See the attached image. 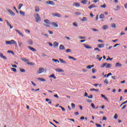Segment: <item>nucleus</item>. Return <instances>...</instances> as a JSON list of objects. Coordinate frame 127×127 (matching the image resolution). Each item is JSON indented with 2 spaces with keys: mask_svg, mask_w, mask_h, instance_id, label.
Wrapping results in <instances>:
<instances>
[{
  "mask_svg": "<svg viewBox=\"0 0 127 127\" xmlns=\"http://www.w3.org/2000/svg\"><path fill=\"white\" fill-rule=\"evenodd\" d=\"M52 61H53L54 62H58V63H60V61H59L58 60H56L55 59H52Z\"/></svg>",
  "mask_w": 127,
  "mask_h": 127,
  "instance_id": "obj_41",
  "label": "nucleus"
},
{
  "mask_svg": "<svg viewBox=\"0 0 127 127\" xmlns=\"http://www.w3.org/2000/svg\"><path fill=\"white\" fill-rule=\"evenodd\" d=\"M104 83L106 84H109V81L107 79H105L104 81Z\"/></svg>",
  "mask_w": 127,
  "mask_h": 127,
  "instance_id": "obj_33",
  "label": "nucleus"
},
{
  "mask_svg": "<svg viewBox=\"0 0 127 127\" xmlns=\"http://www.w3.org/2000/svg\"><path fill=\"white\" fill-rule=\"evenodd\" d=\"M82 21H87V18L86 17H83L82 19H81Z\"/></svg>",
  "mask_w": 127,
  "mask_h": 127,
  "instance_id": "obj_39",
  "label": "nucleus"
},
{
  "mask_svg": "<svg viewBox=\"0 0 127 127\" xmlns=\"http://www.w3.org/2000/svg\"><path fill=\"white\" fill-rule=\"evenodd\" d=\"M112 27L113 28H116V25L115 23H113L112 25Z\"/></svg>",
  "mask_w": 127,
  "mask_h": 127,
  "instance_id": "obj_44",
  "label": "nucleus"
},
{
  "mask_svg": "<svg viewBox=\"0 0 127 127\" xmlns=\"http://www.w3.org/2000/svg\"><path fill=\"white\" fill-rule=\"evenodd\" d=\"M22 61H23L24 62H29V60H27V59L22 58Z\"/></svg>",
  "mask_w": 127,
  "mask_h": 127,
  "instance_id": "obj_31",
  "label": "nucleus"
},
{
  "mask_svg": "<svg viewBox=\"0 0 127 127\" xmlns=\"http://www.w3.org/2000/svg\"><path fill=\"white\" fill-rule=\"evenodd\" d=\"M79 38L80 39H85V37H82V36H79Z\"/></svg>",
  "mask_w": 127,
  "mask_h": 127,
  "instance_id": "obj_61",
  "label": "nucleus"
},
{
  "mask_svg": "<svg viewBox=\"0 0 127 127\" xmlns=\"http://www.w3.org/2000/svg\"><path fill=\"white\" fill-rule=\"evenodd\" d=\"M95 125H96L97 127H102V126L101 124H98L97 123H95Z\"/></svg>",
  "mask_w": 127,
  "mask_h": 127,
  "instance_id": "obj_49",
  "label": "nucleus"
},
{
  "mask_svg": "<svg viewBox=\"0 0 127 127\" xmlns=\"http://www.w3.org/2000/svg\"><path fill=\"white\" fill-rule=\"evenodd\" d=\"M59 45V43L57 42H54V47H58Z\"/></svg>",
  "mask_w": 127,
  "mask_h": 127,
  "instance_id": "obj_23",
  "label": "nucleus"
},
{
  "mask_svg": "<svg viewBox=\"0 0 127 127\" xmlns=\"http://www.w3.org/2000/svg\"><path fill=\"white\" fill-rule=\"evenodd\" d=\"M73 6H75L76 7H79L80 6V4L78 2H74Z\"/></svg>",
  "mask_w": 127,
  "mask_h": 127,
  "instance_id": "obj_18",
  "label": "nucleus"
},
{
  "mask_svg": "<svg viewBox=\"0 0 127 127\" xmlns=\"http://www.w3.org/2000/svg\"><path fill=\"white\" fill-rule=\"evenodd\" d=\"M44 22H45L47 24H51V22L50 21L47 19L44 20Z\"/></svg>",
  "mask_w": 127,
  "mask_h": 127,
  "instance_id": "obj_10",
  "label": "nucleus"
},
{
  "mask_svg": "<svg viewBox=\"0 0 127 127\" xmlns=\"http://www.w3.org/2000/svg\"><path fill=\"white\" fill-rule=\"evenodd\" d=\"M49 123L53 125L54 127H58L57 126L55 125V124H53L51 122H49Z\"/></svg>",
  "mask_w": 127,
  "mask_h": 127,
  "instance_id": "obj_58",
  "label": "nucleus"
},
{
  "mask_svg": "<svg viewBox=\"0 0 127 127\" xmlns=\"http://www.w3.org/2000/svg\"><path fill=\"white\" fill-rule=\"evenodd\" d=\"M122 64H120V63H116V64H115V67H122Z\"/></svg>",
  "mask_w": 127,
  "mask_h": 127,
  "instance_id": "obj_9",
  "label": "nucleus"
},
{
  "mask_svg": "<svg viewBox=\"0 0 127 127\" xmlns=\"http://www.w3.org/2000/svg\"><path fill=\"white\" fill-rule=\"evenodd\" d=\"M22 6H23V4L22 3H20L19 5H18V9L20 10Z\"/></svg>",
  "mask_w": 127,
  "mask_h": 127,
  "instance_id": "obj_37",
  "label": "nucleus"
},
{
  "mask_svg": "<svg viewBox=\"0 0 127 127\" xmlns=\"http://www.w3.org/2000/svg\"><path fill=\"white\" fill-rule=\"evenodd\" d=\"M38 80H40L41 81H42V82H45L46 81V79L43 78H41V77H39L38 78Z\"/></svg>",
  "mask_w": 127,
  "mask_h": 127,
  "instance_id": "obj_21",
  "label": "nucleus"
},
{
  "mask_svg": "<svg viewBox=\"0 0 127 127\" xmlns=\"http://www.w3.org/2000/svg\"><path fill=\"white\" fill-rule=\"evenodd\" d=\"M91 30L94 32H98V30H97L95 28H92Z\"/></svg>",
  "mask_w": 127,
  "mask_h": 127,
  "instance_id": "obj_51",
  "label": "nucleus"
},
{
  "mask_svg": "<svg viewBox=\"0 0 127 127\" xmlns=\"http://www.w3.org/2000/svg\"><path fill=\"white\" fill-rule=\"evenodd\" d=\"M71 108H73V109H75V104L71 103Z\"/></svg>",
  "mask_w": 127,
  "mask_h": 127,
  "instance_id": "obj_48",
  "label": "nucleus"
},
{
  "mask_svg": "<svg viewBox=\"0 0 127 127\" xmlns=\"http://www.w3.org/2000/svg\"><path fill=\"white\" fill-rule=\"evenodd\" d=\"M31 83H32V84L34 86V87H36L37 86V84H35L33 81H31Z\"/></svg>",
  "mask_w": 127,
  "mask_h": 127,
  "instance_id": "obj_45",
  "label": "nucleus"
},
{
  "mask_svg": "<svg viewBox=\"0 0 127 127\" xmlns=\"http://www.w3.org/2000/svg\"><path fill=\"white\" fill-rule=\"evenodd\" d=\"M5 43L6 44V45H12V43H11L10 41H5Z\"/></svg>",
  "mask_w": 127,
  "mask_h": 127,
  "instance_id": "obj_29",
  "label": "nucleus"
},
{
  "mask_svg": "<svg viewBox=\"0 0 127 127\" xmlns=\"http://www.w3.org/2000/svg\"><path fill=\"white\" fill-rule=\"evenodd\" d=\"M127 103V100H126L125 102H123L122 104H121L120 106V107L121 108L122 106L124 105L125 104Z\"/></svg>",
  "mask_w": 127,
  "mask_h": 127,
  "instance_id": "obj_35",
  "label": "nucleus"
},
{
  "mask_svg": "<svg viewBox=\"0 0 127 127\" xmlns=\"http://www.w3.org/2000/svg\"><path fill=\"white\" fill-rule=\"evenodd\" d=\"M83 45H84V47L86 48V49H92V47H90L88 45H86L85 44H83Z\"/></svg>",
  "mask_w": 127,
  "mask_h": 127,
  "instance_id": "obj_11",
  "label": "nucleus"
},
{
  "mask_svg": "<svg viewBox=\"0 0 127 127\" xmlns=\"http://www.w3.org/2000/svg\"><path fill=\"white\" fill-rule=\"evenodd\" d=\"M105 18L104 14L103 13L100 14L99 16L100 19H104Z\"/></svg>",
  "mask_w": 127,
  "mask_h": 127,
  "instance_id": "obj_25",
  "label": "nucleus"
},
{
  "mask_svg": "<svg viewBox=\"0 0 127 127\" xmlns=\"http://www.w3.org/2000/svg\"><path fill=\"white\" fill-rule=\"evenodd\" d=\"M112 75L111 72H109L107 74V77H109V76H111Z\"/></svg>",
  "mask_w": 127,
  "mask_h": 127,
  "instance_id": "obj_53",
  "label": "nucleus"
},
{
  "mask_svg": "<svg viewBox=\"0 0 127 127\" xmlns=\"http://www.w3.org/2000/svg\"><path fill=\"white\" fill-rule=\"evenodd\" d=\"M54 16L58 17H61V14L60 13H54Z\"/></svg>",
  "mask_w": 127,
  "mask_h": 127,
  "instance_id": "obj_24",
  "label": "nucleus"
},
{
  "mask_svg": "<svg viewBox=\"0 0 127 127\" xmlns=\"http://www.w3.org/2000/svg\"><path fill=\"white\" fill-rule=\"evenodd\" d=\"M49 78H53L54 79H56V77L54 73L52 74L51 75L49 76Z\"/></svg>",
  "mask_w": 127,
  "mask_h": 127,
  "instance_id": "obj_19",
  "label": "nucleus"
},
{
  "mask_svg": "<svg viewBox=\"0 0 127 127\" xmlns=\"http://www.w3.org/2000/svg\"><path fill=\"white\" fill-rule=\"evenodd\" d=\"M69 59H71V60H73L74 61H76V59L74 58L72 56H69L68 57Z\"/></svg>",
  "mask_w": 127,
  "mask_h": 127,
  "instance_id": "obj_32",
  "label": "nucleus"
},
{
  "mask_svg": "<svg viewBox=\"0 0 127 127\" xmlns=\"http://www.w3.org/2000/svg\"><path fill=\"white\" fill-rule=\"evenodd\" d=\"M19 13H20V14L22 15V16H25V12H23L21 10H20Z\"/></svg>",
  "mask_w": 127,
  "mask_h": 127,
  "instance_id": "obj_27",
  "label": "nucleus"
},
{
  "mask_svg": "<svg viewBox=\"0 0 127 127\" xmlns=\"http://www.w3.org/2000/svg\"><path fill=\"white\" fill-rule=\"evenodd\" d=\"M43 72H44V68L40 67V68H39V70H38L37 73L38 74H41Z\"/></svg>",
  "mask_w": 127,
  "mask_h": 127,
  "instance_id": "obj_4",
  "label": "nucleus"
},
{
  "mask_svg": "<svg viewBox=\"0 0 127 127\" xmlns=\"http://www.w3.org/2000/svg\"><path fill=\"white\" fill-rule=\"evenodd\" d=\"M74 14H75L76 15H81V13H80V12H76L75 13H74Z\"/></svg>",
  "mask_w": 127,
  "mask_h": 127,
  "instance_id": "obj_38",
  "label": "nucleus"
},
{
  "mask_svg": "<svg viewBox=\"0 0 127 127\" xmlns=\"http://www.w3.org/2000/svg\"><path fill=\"white\" fill-rule=\"evenodd\" d=\"M119 45H120V44H116L114 45V46H113V47L116 48Z\"/></svg>",
  "mask_w": 127,
  "mask_h": 127,
  "instance_id": "obj_64",
  "label": "nucleus"
},
{
  "mask_svg": "<svg viewBox=\"0 0 127 127\" xmlns=\"http://www.w3.org/2000/svg\"><path fill=\"white\" fill-rule=\"evenodd\" d=\"M97 47L99 48H103L104 47V44H98Z\"/></svg>",
  "mask_w": 127,
  "mask_h": 127,
  "instance_id": "obj_13",
  "label": "nucleus"
},
{
  "mask_svg": "<svg viewBox=\"0 0 127 127\" xmlns=\"http://www.w3.org/2000/svg\"><path fill=\"white\" fill-rule=\"evenodd\" d=\"M103 121H106L107 120V118L105 116L103 117Z\"/></svg>",
  "mask_w": 127,
  "mask_h": 127,
  "instance_id": "obj_60",
  "label": "nucleus"
},
{
  "mask_svg": "<svg viewBox=\"0 0 127 127\" xmlns=\"http://www.w3.org/2000/svg\"><path fill=\"white\" fill-rule=\"evenodd\" d=\"M88 8H89L90 9H91L92 8H94V4H92V5H90V6H89L88 7Z\"/></svg>",
  "mask_w": 127,
  "mask_h": 127,
  "instance_id": "obj_52",
  "label": "nucleus"
},
{
  "mask_svg": "<svg viewBox=\"0 0 127 127\" xmlns=\"http://www.w3.org/2000/svg\"><path fill=\"white\" fill-rule=\"evenodd\" d=\"M35 11L36 12H39L40 11V8L38 6H36L35 7Z\"/></svg>",
  "mask_w": 127,
  "mask_h": 127,
  "instance_id": "obj_17",
  "label": "nucleus"
},
{
  "mask_svg": "<svg viewBox=\"0 0 127 127\" xmlns=\"http://www.w3.org/2000/svg\"><path fill=\"white\" fill-rule=\"evenodd\" d=\"M41 56H42L43 57H47V55H46L45 53H43L42 54H41Z\"/></svg>",
  "mask_w": 127,
  "mask_h": 127,
  "instance_id": "obj_57",
  "label": "nucleus"
},
{
  "mask_svg": "<svg viewBox=\"0 0 127 127\" xmlns=\"http://www.w3.org/2000/svg\"><path fill=\"white\" fill-rule=\"evenodd\" d=\"M46 3L48 5H51L54 6L55 5V3L53 1H51L50 0H47L46 1Z\"/></svg>",
  "mask_w": 127,
  "mask_h": 127,
  "instance_id": "obj_2",
  "label": "nucleus"
},
{
  "mask_svg": "<svg viewBox=\"0 0 127 127\" xmlns=\"http://www.w3.org/2000/svg\"><path fill=\"white\" fill-rule=\"evenodd\" d=\"M51 24L52 26H54V27H57V28H58V26H59V25H58V24L56 23H55V22H51Z\"/></svg>",
  "mask_w": 127,
  "mask_h": 127,
  "instance_id": "obj_7",
  "label": "nucleus"
},
{
  "mask_svg": "<svg viewBox=\"0 0 127 127\" xmlns=\"http://www.w3.org/2000/svg\"><path fill=\"white\" fill-rule=\"evenodd\" d=\"M7 52V53L11 54L12 55H14V53L13 52V51H10V50H8Z\"/></svg>",
  "mask_w": 127,
  "mask_h": 127,
  "instance_id": "obj_28",
  "label": "nucleus"
},
{
  "mask_svg": "<svg viewBox=\"0 0 127 127\" xmlns=\"http://www.w3.org/2000/svg\"><path fill=\"white\" fill-rule=\"evenodd\" d=\"M117 118H118V115L117 114H116L114 116V119L117 120Z\"/></svg>",
  "mask_w": 127,
  "mask_h": 127,
  "instance_id": "obj_62",
  "label": "nucleus"
},
{
  "mask_svg": "<svg viewBox=\"0 0 127 127\" xmlns=\"http://www.w3.org/2000/svg\"><path fill=\"white\" fill-rule=\"evenodd\" d=\"M11 70H12V71H14L15 72H16V71H17L16 68H11Z\"/></svg>",
  "mask_w": 127,
  "mask_h": 127,
  "instance_id": "obj_54",
  "label": "nucleus"
},
{
  "mask_svg": "<svg viewBox=\"0 0 127 127\" xmlns=\"http://www.w3.org/2000/svg\"><path fill=\"white\" fill-rule=\"evenodd\" d=\"M7 12H9V13H10V14H11L12 16H15V13H14L13 11H12L11 9H7Z\"/></svg>",
  "mask_w": 127,
  "mask_h": 127,
  "instance_id": "obj_3",
  "label": "nucleus"
},
{
  "mask_svg": "<svg viewBox=\"0 0 127 127\" xmlns=\"http://www.w3.org/2000/svg\"><path fill=\"white\" fill-rule=\"evenodd\" d=\"M113 60V58H111L110 57H108V59H107V61H112Z\"/></svg>",
  "mask_w": 127,
  "mask_h": 127,
  "instance_id": "obj_56",
  "label": "nucleus"
},
{
  "mask_svg": "<svg viewBox=\"0 0 127 127\" xmlns=\"http://www.w3.org/2000/svg\"><path fill=\"white\" fill-rule=\"evenodd\" d=\"M10 42L12 43V44H14L15 46H17V43L14 40H11L10 41Z\"/></svg>",
  "mask_w": 127,
  "mask_h": 127,
  "instance_id": "obj_15",
  "label": "nucleus"
},
{
  "mask_svg": "<svg viewBox=\"0 0 127 127\" xmlns=\"http://www.w3.org/2000/svg\"><path fill=\"white\" fill-rule=\"evenodd\" d=\"M20 72H25V69H23V68H20Z\"/></svg>",
  "mask_w": 127,
  "mask_h": 127,
  "instance_id": "obj_46",
  "label": "nucleus"
},
{
  "mask_svg": "<svg viewBox=\"0 0 127 127\" xmlns=\"http://www.w3.org/2000/svg\"><path fill=\"white\" fill-rule=\"evenodd\" d=\"M56 71L59 72H64V70L61 68H56Z\"/></svg>",
  "mask_w": 127,
  "mask_h": 127,
  "instance_id": "obj_16",
  "label": "nucleus"
},
{
  "mask_svg": "<svg viewBox=\"0 0 127 127\" xmlns=\"http://www.w3.org/2000/svg\"><path fill=\"white\" fill-rule=\"evenodd\" d=\"M59 61L63 64H66V62L64 61L62 59H59Z\"/></svg>",
  "mask_w": 127,
  "mask_h": 127,
  "instance_id": "obj_20",
  "label": "nucleus"
},
{
  "mask_svg": "<svg viewBox=\"0 0 127 127\" xmlns=\"http://www.w3.org/2000/svg\"><path fill=\"white\" fill-rule=\"evenodd\" d=\"M0 57H1V58H2L3 59L5 60H7V58L5 56H4L3 54H2L1 52H0Z\"/></svg>",
  "mask_w": 127,
  "mask_h": 127,
  "instance_id": "obj_8",
  "label": "nucleus"
},
{
  "mask_svg": "<svg viewBox=\"0 0 127 127\" xmlns=\"http://www.w3.org/2000/svg\"><path fill=\"white\" fill-rule=\"evenodd\" d=\"M27 43L30 45H33V41L32 40H28Z\"/></svg>",
  "mask_w": 127,
  "mask_h": 127,
  "instance_id": "obj_22",
  "label": "nucleus"
},
{
  "mask_svg": "<svg viewBox=\"0 0 127 127\" xmlns=\"http://www.w3.org/2000/svg\"><path fill=\"white\" fill-rule=\"evenodd\" d=\"M90 91H95L97 92H98L99 90V89H95L92 88L91 89H90Z\"/></svg>",
  "mask_w": 127,
  "mask_h": 127,
  "instance_id": "obj_40",
  "label": "nucleus"
},
{
  "mask_svg": "<svg viewBox=\"0 0 127 127\" xmlns=\"http://www.w3.org/2000/svg\"><path fill=\"white\" fill-rule=\"evenodd\" d=\"M112 66V64H107V66L106 67V68H111Z\"/></svg>",
  "mask_w": 127,
  "mask_h": 127,
  "instance_id": "obj_30",
  "label": "nucleus"
},
{
  "mask_svg": "<svg viewBox=\"0 0 127 127\" xmlns=\"http://www.w3.org/2000/svg\"><path fill=\"white\" fill-rule=\"evenodd\" d=\"M59 49L61 50H65L64 46L63 45H60Z\"/></svg>",
  "mask_w": 127,
  "mask_h": 127,
  "instance_id": "obj_14",
  "label": "nucleus"
},
{
  "mask_svg": "<svg viewBox=\"0 0 127 127\" xmlns=\"http://www.w3.org/2000/svg\"><path fill=\"white\" fill-rule=\"evenodd\" d=\"M88 2V0H81V2L84 4H86Z\"/></svg>",
  "mask_w": 127,
  "mask_h": 127,
  "instance_id": "obj_26",
  "label": "nucleus"
},
{
  "mask_svg": "<svg viewBox=\"0 0 127 127\" xmlns=\"http://www.w3.org/2000/svg\"><path fill=\"white\" fill-rule=\"evenodd\" d=\"M94 51H97L98 52H101V50H100L98 48H95L94 49Z\"/></svg>",
  "mask_w": 127,
  "mask_h": 127,
  "instance_id": "obj_47",
  "label": "nucleus"
},
{
  "mask_svg": "<svg viewBox=\"0 0 127 127\" xmlns=\"http://www.w3.org/2000/svg\"><path fill=\"white\" fill-rule=\"evenodd\" d=\"M15 32H17V33L18 34V35H19L21 37H24V35H23V34H22L21 32H20V31H19L18 30L15 29Z\"/></svg>",
  "mask_w": 127,
  "mask_h": 127,
  "instance_id": "obj_5",
  "label": "nucleus"
},
{
  "mask_svg": "<svg viewBox=\"0 0 127 127\" xmlns=\"http://www.w3.org/2000/svg\"><path fill=\"white\" fill-rule=\"evenodd\" d=\"M66 53H71V51L70 49H68L66 50Z\"/></svg>",
  "mask_w": 127,
  "mask_h": 127,
  "instance_id": "obj_50",
  "label": "nucleus"
},
{
  "mask_svg": "<svg viewBox=\"0 0 127 127\" xmlns=\"http://www.w3.org/2000/svg\"><path fill=\"white\" fill-rule=\"evenodd\" d=\"M87 97H88L89 99H92L93 98V95H90L89 96H88Z\"/></svg>",
  "mask_w": 127,
  "mask_h": 127,
  "instance_id": "obj_55",
  "label": "nucleus"
},
{
  "mask_svg": "<svg viewBox=\"0 0 127 127\" xmlns=\"http://www.w3.org/2000/svg\"><path fill=\"white\" fill-rule=\"evenodd\" d=\"M35 18L36 19V22H40V20H41V18H40L39 15L38 13H35L34 15Z\"/></svg>",
  "mask_w": 127,
  "mask_h": 127,
  "instance_id": "obj_1",
  "label": "nucleus"
},
{
  "mask_svg": "<svg viewBox=\"0 0 127 127\" xmlns=\"http://www.w3.org/2000/svg\"><path fill=\"white\" fill-rule=\"evenodd\" d=\"M27 64L30 66H34V63H27Z\"/></svg>",
  "mask_w": 127,
  "mask_h": 127,
  "instance_id": "obj_36",
  "label": "nucleus"
},
{
  "mask_svg": "<svg viewBox=\"0 0 127 127\" xmlns=\"http://www.w3.org/2000/svg\"><path fill=\"white\" fill-rule=\"evenodd\" d=\"M107 65V63H104V64H103L102 65V66H101V68H104L105 66H106V65Z\"/></svg>",
  "mask_w": 127,
  "mask_h": 127,
  "instance_id": "obj_34",
  "label": "nucleus"
},
{
  "mask_svg": "<svg viewBox=\"0 0 127 127\" xmlns=\"http://www.w3.org/2000/svg\"><path fill=\"white\" fill-rule=\"evenodd\" d=\"M108 28H109V26L107 25H104L103 26V27H102L103 30H107V29H108Z\"/></svg>",
  "mask_w": 127,
  "mask_h": 127,
  "instance_id": "obj_12",
  "label": "nucleus"
},
{
  "mask_svg": "<svg viewBox=\"0 0 127 127\" xmlns=\"http://www.w3.org/2000/svg\"><path fill=\"white\" fill-rule=\"evenodd\" d=\"M100 7H101V8H106V4H104L101 5H100Z\"/></svg>",
  "mask_w": 127,
  "mask_h": 127,
  "instance_id": "obj_43",
  "label": "nucleus"
},
{
  "mask_svg": "<svg viewBox=\"0 0 127 127\" xmlns=\"http://www.w3.org/2000/svg\"><path fill=\"white\" fill-rule=\"evenodd\" d=\"M27 47L29 49H30L32 52H36V49H35L34 48H32V47L29 46H28Z\"/></svg>",
  "mask_w": 127,
  "mask_h": 127,
  "instance_id": "obj_6",
  "label": "nucleus"
},
{
  "mask_svg": "<svg viewBox=\"0 0 127 127\" xmlns=\"http://www.w3.org/2000/svg\"><path fill=\"white\" fill-rule=\"evenodd\" d=\"M48 32H49V34H50V35H53V31H51L50 30H49Z\"/></svg>",
  "mask_w": 127,
  "mask_h": 127,
  "instance_id": "obj_59",
  "label": "nucleus"
},
{
  "mask_svg": "<svg viewBox=\"0 0 127 127\" xmlns=\"http://www.w3.org/2000/svg\"><path fill=\"white\" fill-rule=\"evenodd\" d=\"M86 68L88 69H91L92 67L91 66V65H87V66H86Z\"/></svg>",
  "mask_w": 127,
  "mask_h": 127,
  "instance_id": "obj_63",
  "label": "nucleus"
},
{
  "mask_svg": "<svg viewBox=\"0 0 127 127\" xmlns=\"http://www.w3.org/2000/svg\"><path fill=\"white\" fill-rule=\"evenodd\" d=\"M90 106H91L92 109H95V105H94V104L93 103H92Z\"/></svg>",
  "mask_w": 127,
  "mask_h": 127,
  "instance_id": "obj_42",
  "label": "nucleus"
}]
</instances>
